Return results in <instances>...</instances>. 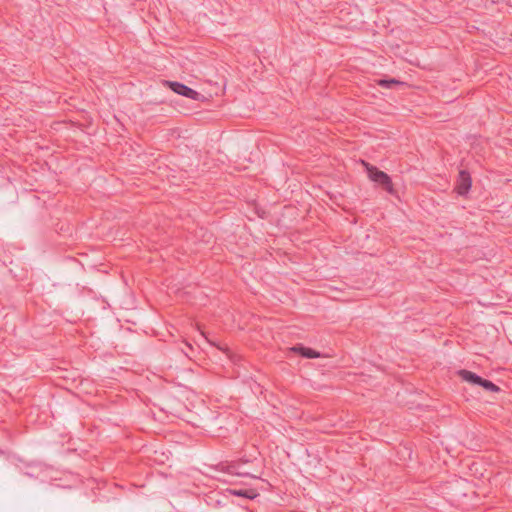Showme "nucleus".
<instances>
[{
	"label": "nucleus",
	"mask_w": 512,
	"mask_h": 512,
	"mask_svg": "<svg viewBox=\"0 0 512 512\" xmlns=\"http://www.w3.org/2000/svg\"><path fill=\"white\" fill-rule=\"evenodd\" d=\"M368 176L371 181L383 185L388 192H392V183L390 177L383 171L378 170L376 167L366 165Z\"/></svg>",
	"instance_id": "f257e3e1"
},
{
	"label": "nucleus",
	"mask_w": 512,
	"mask_h": 512,
	"mask_svg": "<svg viewBox=\"0 0 512 512\" xmlns=\"http://www.w3.org/2000/svg\"><path fill=\"white\" fill-rule=\"evenodd\" d=\"M167 84L171 88L173 92H175L178 95L184 96L186 98L192 99V100H199L201 98V94L192 88L176 81H168Z\"/></svg>",
	"instance_id": "f03ea898"
},
{
	"label": "nucleus",
	"mask_w": 512,
	"mask_h": 512,
	"mask_svg": "<svg viewBox=\"0 0 512 512\" xmlns=\"http://www.w3.org/2000/svg\"><path fill=\"white\" fill-rule=\"evenodd\" d=\"M471 177L466 171H460L458 180V193L465 194L471 188Z\"/></svg>",
	"instance_id": "7ed1b4c3"
},
{
	"label": "nucleus",
	"mask_w": 512,
	"mask_h": 512,
	"mask_svg": "<svg viewBox=\"0 0 512 512\" xmlns=\"http://www.w3.org/2000/svg\"><path fill=\"white\" fill-rule=\"evenodd\" d=\"M227 492L230 495L244 497L247 499H254L258 496V493L254 489H228Z\"/></svg>",
	"instance_id": "20e7f679"
},
{
	"label": "nucleus",
	"mask_w": 512,
	"mask_h": 512,
	"mask_svg": "<svg viewBox=\"0 0 512 512\" xmlns=\"http://www.w3.org/2000/svg\"><path fill=\"white\" fill-rule=\"evenodd\" d=\"M228 472L232 475L241 477H254L250 472L243 469L241 463H232L228 466Z\"/></svg>",
	"instance_id": "39448f33"
},
{
	"label": "nucleus",
	"mask_w": 512,
	"mask_h": 512,
	"mask_svg": "<svg viewBox=\"0 0 512 512\" xmlns=\"http://www.w3.org/2000/svg\"><path fill=\"white\" fill-rule=\"evenodd\" d=\"M292 350L301 354L303 357L308 358V359H314V358H318L320 356V354L318 352H316L315 350L308 348V347H304L302 345L295 346L292 348Z\"/></svg>",
	"instance_id": "423d86ee"
},
{
	"label": "nucleus",
	"mask_w": 512,
	"mask_h": 512,
	"mask_svg": "<svg viewBox=\"0 0 512 512\" xmlns=\"http://www.w3.org/2000/svg\"><path fill=\"white\" fill-rule=\"evenodd\" d=\"M460 375L463 380L470 382L472 384H475V385H480V382L482 380V378L480 376H478L477 374H475L471 371H468V370H461Z\"/></svg>",
	"instance_id": "0eeeda50"
},
{
	"label": "nucleus",
	"mask_w": 512,
	"mask_h": 512,
	"mask_svg": "<svg viewBox=\"0 0 512 512\" xmlns=\"http://www.w3.org/2000/svg\"><path fill=\"white\" fill-rule=\"evenodd\" d=\"M479 386H482L483 388H485L486 390H488L490 392H498L500 390V388L497 385H495L493 382L483 379V378H482Z\"/></svg>",
	"instance_id": "6e6552de"
},
{
	"label": "nucleus",
	"mask_w": 512,
	"mask_h": 512,
	"mask_svg": "<svg viewBox=\"0 0 512 512\" xmlns=\"http://www.w3.org/2000/svg\"><path fill=\"white\" fill-rule=\"evenodd\" d=\"M394 84H402V82L396 79H382L379 81V85L384 88H391Z\"/></svg>",
	"instance_id": "1a4fd4ad"
}]
</instances>
